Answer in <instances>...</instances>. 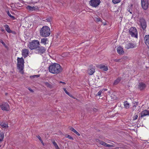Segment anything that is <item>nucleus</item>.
Listing matches in <instances>:
<instances>
[{"instance_id":"72a5a7b5","label":"nucleus","mask_w":149,"mask_h":149,"mask_svg":"<svg viewBox=\"0 0 149 149\" xmlns=\"http://www.w3.org/2000/svg\"><path fill=\"white\" fill-rule=\"evenodd\" d=\"M121 0H112V2L114 4L119 3L120 1Z\"/></svg>"},{"instance_id":"2f4dec72","label":"nucleus","mask_w":149,"mask_h":149,"mask_svg":"<svg viewBox=\"0 0 149 149\" xmlns=\"http://www.w3.org/2000/svg\"><path fill=\"white\" fill-rule=\"evenodd\" d=\"M42 20L44 21H47V22H50L52 21V18L51 17H49L45 19H43Z\"/></svg>"},{"instance_id":"a18cd8bd","label":"nucleus","mask_w":149,"mask_h":149,"mask_svg":"<svg viewBox=\"0 0 149 149\" xmlns=\"http://www.w3.org/2000/svg\"><path fill=\"white\" fill-rule=\"evenodd\" d=\"M68 54V53H64L63 54H62V56L63 57L64 56H67Z\"/></svg>"},{"instance_id":"37998d69","label":"nucleus","mask_w":149,"mask_h":149,"mask_svg":"<svg viewBox=\"0 0 149 149\" xmlns=\"http://www.w3.org/2000/svg\"><path fill=\"white\" fill-rule=\"evenodd\" d=\"M52 143L54 145L55 147L56 146L57 147V146L58 145L56 144V143L55 142V141H52Z\"/></svg>"},{"instance_id":"2eb2a0df","label":"nucleus","mask_w":149,"mask_h":149,"mask_svg":"<svg viewBox=\"0 0 149 149\" xmlns=\"http://www.w3.org/2000/svg\"><path fill=\"white\" fill-rule=\"evenodd\" d=\"M144 39L145 43L149 48V35H146Z\"/></svg>"},{"instance_id":"de8ad7c7","label":"nucleus","mask_w":149,"mask_h":149,"mask_svg":"<svg viewBox=\"0 0 149 149\" xmlns=\"http://www.w3.org/2000/svg\"><path fill=\"white\" fill-rule=\"evenodd\" d=\"M133 104H134V105H138V103L135 101H134L133 102Z\"/></svg>"},{"instance_id":"c03bdc74","label":"nucleus","mask_w":149,"mask_h":149,"mask_svg":"<svg viewBox=\"0 0 149 149\" xmlns=\"http://www.w3.org/2000/svg\"><path fill=\"white\" fill-rule=\"evenodd\" d=\"M102 91H100L97 93V95L100 96L101 95Z\"/></svg>"},{"instance_id":"4c0bfd02","label":"nucleus","mask_w":149,"mask_h":149,"mask_svg":"<svg viewBox=\"0 0 149 149\" xmlns=\"http://www.w3.org/2000/svg\"><path fill=\"white\" fill-rule=\"evenodd\" d=\"M0 42L6 48L7 47L6 44L2 40H1Z\"/></svg>"},{"instance_id":"9b49d317","label":"nucleus","mask_w":149,"mask_h":149,"mask_svg":"<svg viewBox=\"0 0 149 149\" xmlns=\"http://www.w3.org/2000/svg\"><path fill=\"white\" fill-rule=\"evenodd\" d=\"M29 53V51L27 49H24L22 50V55L24 58L27 56Z\"/></svg>"},{"instance_id":"7c9ffc66","label":"nucleus","mask_w":149,"mask_h":149,"mask_svg":"<svg viewBox=\"0 0 149 149\" xmlns=\"http://www.w3.org/2000/svg\"><path fill=\"white\" fill-rule=\"evenodd\" d=\"M7 14L11 18H12L13 19H15V17L13 15H12L10 14V13L9 11H7Z\"/></svg>"},{"instance_id":"8fccbe9b","label":"nucleus","mask_w":149,"mask_h":149,"mask_svg":"<svg viewBox=\"0 0 149 149\" xmlns=\"http://www.w3.org/2000/svg\"><path fill=\"white\" fill-rule=\"evenodd\" d=\"M95 140L97 142H99V143H100L101 141L100 140L98 139H95Z\"/></svg>"},{"instance_id":"1a4fd4ad","label":"nucleus","mask_w":149,"mask_h":149,"mask_svg":"<svg viewBox=\"0 0 149 149\" xmlns=\"http://www.w3.org/2000/svg\"><path fill=\"white\" fill-rule=\"evenodd\" d=\"M0 107L3 110L8 111L10 109L9 106L7 103H3L0 105Z\"/></svg>"},{"instance_id":"a211bd4d","label":"nucleus","mask_w":149,"mask_h":149,"mask_svg":"<svg viewBox=\"0 0 149 149\" xmlns=\"http://www.w3.org/2000/svg\"><path fill=\"white\" fill-rule=\"evenodd\" d=\"M26 8L30 11H32L38 9V8L36 6H28L26 7Z\"/></svg>"},{"instance_id":"c9c22d12","label":"nucleus","mask_w":149,"mask_h":149,"mask_svg":"<svg viewBox=\"0 0 149 149\" xmlns=\"http://www.w3.org/2000/svg\"><path fill=\"white\" fill-rule=\"evenodd\" d=\"M111 99L113 100H116V97L113 94H111Z\"/></svg>"},{"instance_id":"680f3d73","label":"nucleus","mask_w":149,"mask_h":149,"mask_svg":"<svg viewBox=\"0 0 149 149\" xmlns=\"http://www.w3.org/2000/svg\"><path fill=\"white\" fill-rule=\"evenodd\" d=\"M1 147V145L0 144V147Z\"/></svg>"},{"instance_id":"a19ab883","label":"nucleus","mask_w":149,"mask_h":149,"mask_svg":"<svg viewBox=\"0 0 149 149\" xmlns=\"http://www.w3.org/2000/svg\"><path fill=\"white\" fill-rule=\"evenodd\" d=\"M63 90H64V91L65 92V93L67 94L68 95H70V93L67 91V90L65 88H63Z\"/></svg>"},{"instance_id":"4be33fe9","label":"nucleus","mask_w":149,"mask_h":149,"mask_svg":"<svg viewBox=\"0 0 149 149\" xmlns=\"http://www.w3.org/2000/svg\"><path fill=\"white\" fill-rule=\"evenodd\" d=\"M69 128L70 130L71 131L74 132L75 134H76L78 136H79L80 135V134L79 133L77 132L76 130H75L73 127H69Z\"/></svg>"},{"instance_id":"6ab92c4d","label":"nucleus","mask_w":149,"mask_h":149,"mask_svg":"<svg viewBox=\"0 0 149 149\" xmlns=\"http://www.w3.org/2000/svg\"><path fill=\"white\" fill-rule=\"evenodd\" d=\"M24 66H17V69L19 70V72L21 74H24Z\"/></svg>"},{"instance_id":"f03ea898","label":"nucleus","mask_w":149,"mask_h":149,"mask_svg":"<svg viewBox=\"0 0 149 149\" xmlns=\"http://www.w3.org/2000/svg\"><path fill=\"white\" fill-rule=\"evenodd\" d=\"M49 72L53 74H58L62 69L61 66H49Z\"/></svg>"},{"instance_id":"49530a36","label":"nucleus","mask_w":149,"mask_h":149,"mask_svg":"<svg viewBox=\"0 0 149 149\" xmlns=\"http://www.w3.org/2000/svg\"><path fill=\"white\" fill-rule=\"evenodd\" d=\"M36 137L40 141L42 139L41 137L39 135L37 136Z\"/></svg>"},{"instance_id":"e433bc0d","label":"nucleus","mask_w":149,"mask_h":149,"mask_svg":"<svg viewBox=\"0 0 149 149\" xmlns=\"http://www.w3.org/2000/svg\"><path fill=\"white\" fill-rule=\"evenodd\" d=\"M65 137L66 138H68L69 139L72 140H73V138L72 137L70 136V135H66L65 136Z\"/></svg>"},{"instance_id":"603ef678","label":"nucleus","mask_w":149,"mask_h":149,"mask_svg":"<svg viewBox=\"0 0 149 149\" xmlns=\"http://www.w3.org/2000/svg\"><path fill=\"white\" fill-rule=\"evenodd\" d=\"M0 29L1 31L3 32L5 31L4 29L2 28H1Z\"/></svg>"},{"instance_id":"c85d7f7f","label":"nucleus","mask_w":149,"mask_h":149,"mask_svg":"<svg viewBox=\"0 0 149 149\" xmlns=\"http://www.w3.org/2000/svg\"><path fill=\"white\" fill-rule=\"evenodd\" d=\"M49 63V64H50L49 65H60L58 63H52L51 62V61H47Z\"/></svg>"},{"instance_id":"f257e3e1","label":"nucleus","mask_w":149,"mask_h":149,"mask_svg":"<svg viewBox=\"0 0 149 149\" xmlns=\"http://www.w3.org/2000/svg\"><path fill=\"white\" fill-rule=\"evenodd\" d=\"M50 34V30L49 27L47 26H43L40 29V35L42 37L49 36Z\"/></svg>"},{"instance_id":"4d7b16f0","label":"nucleus","mask_w":149,"mask_h":149,"mask_svg":"<svg viewBox=\"0 0 149 149\" xmlns=\"http://www.w3.org/2000/svg\"><path fill=\"white\" fill-rule=\"evenodd\" d=\"M119 60H116V61L118 62H119Z\"/></svg>"},{"instance_id":"f8f14e48","label":"nucleus","mask_w":149,"mask_h":149,"mask_svg":"<svg viewBox=\"0 0 149 149\" xmlns=\"http://www.w3.org/2000/svg\"><path fill=\"white\" fill-rule=\"evenodd\" d=\"M95 69L92 67H90L87 71V73L89 75H91L95 72Z\"/></svg>"},{"instance_id":"412c9836","label":"nucleus","mask_w":149,"mask_h":149,"mask_svg":"<svg viewBox=\"0 0 149 149\" xmlns=\"http://www.w3.org/2000/svg\"><path fill=\"white\" fill-rule=\"evenodd\" d=\"M98 67L101 70L105 71H106L108 70L107 66H98Z\"/></svg>"},{"instance_id":"9d476101","label":"nucleus","mask_w":149,"mask_h":149,"mask_svg":"<svg viewBox=\"0 0 149 149\" xmlns=\"http://www.w3.org/2000/svg\"><path fill=\"white\" fill-rule=\"evenodd\" d=\"M139 21L142 28L143 30H144L146 27V22L145 20L143 18H141L140 19Z\"/></svg>"},{"instance_id":"ddd939ff","label":"nucleus","mask_w":149,"mask_h":149,"mask_svg":"<svg viewBox=\"0 0 149 149\" xmlns=\"http://www.w3.org/2000/svg\"><path fill=\"white\" fill-rule=\"evenodd\" d=\"M146 86V84L143 82L139 83L138 85V88L140 90L145 89Z\"/></svg>"},{"instance_id":"6e6552de","label":"nucleus","mask_w":149,"mask_h":149,"mask_svg":"<svg viewBox=\"0 0 149 149\" xmlns=\"http://www.w3.org/2000/svg\"><path fill=\"white\" fill-rule=\"evenodd\" d=\"M136 47V44L135 43L132 42H127L125 44V47L128 49L130 48H133Z\"/></svg>"},{"instance_id":"4468645a","label":"nucleus","mask_w":149,"mask_h":149,"mask_svg":"<svg viewBox=\"0 0 149 149\" xmlns=\"http://www.w3.org/2000/svg\"><path fill=\"white\" fill-rule=\"evenodd\" d=\"M17 65H24V60L22 57L21 58H17Z\"/></svg>"},{"instance_id":"bf43d9fd","label":"nucleus","mask_w":149,"mask_h":149,"mask_svg":"<svg viewBox=\"0 0 149 149\" xmlns=\"http://www.w3.org/2000/svg\"><path fill=\"white\" fill-rule=\"evenodd\" d=\"M42 145L43 146H44L45 145V144L44 143V142H43V143H42Z\"/></svg>"},{"instance_id":"cd10ccee","label":"nucleus","mask_w":149,"mask_h":149,"mask_svg":"<svg viewBox=\"0 0 149 149\" xmlns=\"http://www.w3.org/2000/svg\"><path fill=\"white\" fill-rule=\"evenodd\" d=\"M129 104L127 102V101L125 102H124V105L125 107L126 108H129Z\"/></svg>"},{"instance_id":"c756f323","label":"nucleus","mask_w":149,"mask_h":149,"mask_svg":"<svg viewBox=\"0 0 149 149\" xmlns=\"http://www.w3.org/2000/svg\"><path fill=\"white\" fill-rule=\"evenodd\" d=\"M44 84L45 85H46V86L47 87L50 88H52V85L50 84L49 83L47 82H44Z\"/></svg>"},{"instance_id":"864d4df0","label":"nucleus","mask_w":149,"mask_h":149,"mask_svg":"<svg viewBox=\"0 0 149 149\" xmlns=\"http://www.w3.org/2000/svg\"><path fill=\"white\" fill-rule=\"evenodd\" d=\"M59 83H62L63 84H65V83L64 82H62V81H60Z\"/></svg>"},{"instance_id":"58836bf2","label":"nucleus","mask_w":149,"mask_h":149,"mask_svg":"<svg viewBox=\"0 0 149 149\" xmlns=\"http://www.w3.org/2000/svg\"><path fill=\"white\" fill-rule=\"evenodd\" d=\"M101 18L99 17H96L95 18V20L97 22H99L100 21Z\"/></svg>"},{"instance_id":"6e6d98bb","label":"nucleus","mask_w":149,"mask_h":149,"mask_svg":"<svg viewBox=\"0 0 149 149\" xmlns=\"http://www.w3.org/2000/svg\"><path fill=\"white\" fill-rule=\"evenodd\" d=\"M56 149H59V148L58 147V146H57V147L56 146L55 147Z\"/></svg>"},{"instance_id":"7ed1b4c3","label":"nucleus","mask_w":149,"mask_h":149,"mask_svg":"<svg viewBox=\"0 0 149 149\" xmlns=\"http://www.w3.org/2000/svg\"><path fill=\"white\" fill-rule=\"evenodd\" d=\"M40 45V43L38 40H34L29 43L28 47L31 50H35L37 47Z\"/></svg>"},{"instance_id":"5701e85b","label":"nucleus","mask_w":149,"mask_h":149,"mask_svg":"<svg viewBox=\"0 0 149 149\" xmlns=\"http://www.w3.org/2000/svg\"><path fill=\"white\" fill-rule=\"evenodd\" d=\"M0 125L3 128H7L8 127V124L3 123H0Z\"/></svg>"},{"instance_id":"3c124183","label":"nucleus","mask_w":149,"mask_h":149,"mask_svg":"<svg viewBox=\"0 0 149 149\" xmlns=\"http://www.w3.org/2000/svg\"><path fill=\"white\" fill-rule=\"evenodd\" d=\"M28 89L29 90V91H31V92H33V90H32L30 88V87H29L28 88Z\"/></svg>"},{"instance_id":"f3484780","label":"nucleus","mask_w":149,"mask_h":149,"mask_svg":"<svg viewBox=\"0 0 149 149\" xmlns=\"http://www.w3.org/2000/svg\"><path fill=\"white\" fill-rule=\"evenodd\" d=\"M116 50L118 53L119 54L123 55L124 53V52L123 50V48L120 46L118 47L116 49Z\"/></svg>"},{"instance_id":"a878e982","label":"nucleus","mask_w":149,"mask_h":149,"mask_svg":"<svg viewBox=\"0 0 149 149\" xmlns=\"http://www.w3.org/2000/svg\"><path fill=\"white\" fill-rule=\"evenodd\" d=\"M47 41V38H43L41 39V42L42 43L44 44L45 45Z\"/></svg>"},{"instance_id":"b1692460","label":"nucleus","mask_w":149,"mask_h":149,"mask_svg":"<svg viewBox=\"0 0 149 149\" xmlns=\"http://www.w3.org/2000/svg\"><path fill=\"white\" fill-rule=\"evenodd\" d=\"M127 10L130 14H132V5L131 4L129 6L127 7Z\"/></svg>"},{"instance_id":"f704fd0d","label":"nucleus","mask_w":149,"mask_h":149,"mask_svg":"<svg viewBox=\"0 0 149 149\" xmlns=\"http://www.w3.org/2000/svg\"><path fill=\"white\" fill-rule=\"evenodd\" d=\"M40 75H33V76H30V77L31 78H35L36 77H39L40 76Z\"/></svg>"},{"instance_id":"5fc2aeb1","label":"nucleus","mask_w":149,"mask_h":149,"mask_svg":"<svg viewBox=\"0 0 149 149\" xmlns=\"http://www.w3.org/2000/svg\"><path fill=\"white\" fill-rule=\"evenodd\" d=\"M69 96L72 98H74V97L72 96V95H71V94H70V95H69Z\"/></svg>"},{"instance_id":"ea45409f","label":"nucleus","mask_w":149,"mask_h":149,"mask_svg":"<svg viewBox=\"0 0 149 149\" xmlns=\"http://www.w3.org/2000/svg\"><path fill=\"white\" fill-rule=\"evenodd\" d=\"M138 117V116L137 115H135L133 117V120H136Z\"/></svg>"},{"instance_id":"052dcab7","label":"nucleus","mask_w":149,"mask_h":149,"mask_svg":"<svg viewBox=\"0 0 149 149\" xmlns=\"http://www.w3.org/2000/svg\"><path fill=\"white\" fill-rule=\"evenodd\" d=\"M104 25H105L106 24V23H104Z\"/></svg>"},{"instance_id":"09e8293b","label":"nucleus","mask_w":149,"mask_h":149,"mask_svg":"<svg viewBox=\"0 0 149 149\" xmlns=\"http://www.w3.org/2000/svg\"><path fill=\"white\" fill-rule=\"evenodd\" d=\"M136 105H133V108H132V109H133V110H134L136 109Z\"/></svg>"},{"instance_id":"473e14b6","label":"nucleus","mask_w":149,"mask_h":149,"mask_svg":"<svg viewBox=\"0 0 149 149\" xmlns=\"http://www.w3.org/2000/svg\"><path fill=\"white\" fill-rule=\"evenodd\" d=\"M100 143L102 145H103L105 146H106V145L107 144V143L104 142L103 141H101Z\"/></svg>"},{"instance_id":"bb28decb","label":"nucleus","mask_w":149,"mask_h":149,"mask_svg":"<svg viewBox=\"0 0 149 149\" xmlns=\"http://www.w3.org/2000/svg\"><path fill=\"white\" fill-rule=\"evenodd\" d=\"M4 137V134L3 132L0 133V142L3 141Z\"/></svg>"},{"instance_id":"423d86ee","label":"nucleus","mask_w":149,"mask_h":149,"mask_svg":"<svg viewBox=\"0 0 149 149\" xmlns=\"http://www.w3.org/2000/svg\"><path fill=\"white\" fill-rule=\"evenodd\" d=\"M45 51V49L43 47L38 46L35 49V52L36 53L43 54Z\"/></svg>"},{"instance_id":"39448f33","label":"nucleus","mask_w":149,"mask_h":149,"mask_svg":"<svg viewBox=\"0 0 149 149\" xmlns=\"http://www.w3.org/2000/svg\"><path fill=\"white\" fill-rule=\"evenodd\" d=\"M100 3V0H91L89 2V4L91 6L96 8L98 6Z\"/></svg>"},{"instance_id":"393cba45","label":"nucleus","mask_w":149,"mask_h":149,"mask_svg":"<svg viewBox=\"0 0 149 149\" xmlns=\"http://www.w3.org/2000/svg\"><path fill=\"white\" fill-rule=\"evenodd\" d=\"M121 78L120 77L118 78L114 81L113 85H116L118 84L120 81H121Z\"/></svg>"},{"instance_id":"79ce46f5","label":"nucleus","mask_w":149,"mask_h":149,"mask_svg":"<svg viewBox=\"0 0 149 149\" xmlns=\"http://www.w3.org/2000/svg\"><path fill=\"white\" fill-rule=\"evenodd\" d=\"M106 146L108 147H114V146L113 145L108 144L107 143Z\"/></svg>"},{"instance_id":"aec40b11","label":"nucleus","mask_w":149,"mask_h":149,"mask_svg":"<svg viewBox=\"0 0 149 149\" xmlns=\"http://www.w3.org/2000/svg\"><path fill=\"white\" fill-rule=\"evenodd\" d=\"M4 26L5 28L6 31L8 33H10L12 32V31L10 30L9 26L7 24H6L4 25Z\"/></svg>"},{"instance_id":"20e7f679","label":"nucleus","mask_w":149,"mask_h":149,"mask_svg":"<svg viewBox=\"0 0 149 149\" xmlns=\"http://www.w3.org/2000/svg\"><path fill=\"white\" fill-rule=\"evenodd\" d=\"M129 32L132 37L137 38L138 32L135 27H132L130 28L129 30Z\"/></svg>"},{"instance_id":"0eeeda50","label":"nucleus","mask_w":149,"mask_h":149,"mask_svg":"<svg viewBox=\"0 0 149 149\" xmlns=\"http://www.w3.org/2000/svg\"><path fill=\"white\" fill-rule=\"evenodd\" d=\"M142 8L144 10H146L148 6V0H141Z\"/></svg>"},{"instance_id":"13d9d810","label":"nucleus","mask_w":149,"mask_h":149,"mask_svg":"<svg viewBox=\"0 0 149 149\" xmlns=\"http://www.w3.org/2000/svg\"><path fill=\"white\" fill-rule=\"evenodd\" d=\"M40 142H41V143H43V142L42 141V139L40 140Z\"/></svg>"},{"instance_id":"dca6fc26","label":"nucleus","mask_w":149,"mask_h":149,"mask_svg":"<svg viewBox=\"0 0 149 149\" xmlns=\"http://www.w3.org/2000/svg\"><path fill=\"white\" fill-rule=\"evenodd\" d=\"M147 115H149V111L147 110H145L142 111L141 113L140 117L142 118L143 116Z\"/></svg>"}]
</instances>
